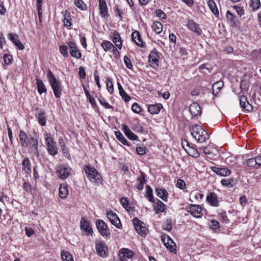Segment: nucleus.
<instances>
[{
    "instance_id": "nucleus-6",
    "label": "nucleus",
    "mask_w": 261,
    "mask_h": 261,
    "mask_svg": "<svg viewBox=\"0 0 261 261\" xmlns=\"http://www.w3.org/2000/svg\"><path fill=\"white\" fill-rule=\"evenodd\" d=\"M133 223L136 230L141 236H145L148 232V229L146 228L145 224L139 220L137 218L133 219Z\"/></svg>"
},
{
    "instance_id": "nucleus-4",
    "label": "nucleus",
    "mask_w": 261,
    "mask_h": 261,
    "mask_svg": "<svg viewBox=\"0 0 261 261\" xmlns=\"http://www.w3.org/2000/svg\"><path fill=\"white\" fill-rule=\"evenodd\" d=\"M47 77L55 96L56 98H60L62 92L61 85L60 81L56 79L53 72L49 69L48 70Z\"/></svg>"
},
{
    "instance_id": "nucleus-17",
    "label": "nucleus",
    "mask_w": 261,
    "mask_h": 261,
    "mask_svg": "<svg viewBox=\"0 0 261 261\" xmlns=\"http://www.w3.org/2000/svg\"><path fill=\"white\" fill-rule=\"evenodd\" d=\"M70 170L64 166H60L58 167L57 173L58 176L63 179L67 178L70 175Z\"/></svg>"
},
{
    "instance_id": "nucleus-21",
    "label": "nucleus",
    "mask_w": 261,
    "mask_h": 261,
    "mask_svg": "<svg viewBox=\"0 0 261 261\" xmlns=\"http://www.w3.org/2000/svg\"><path fill=\"white\" fill-rule=\"evenodd\" d=\"M132 38L133 41L139 46L145 47V43L142 41L141 35L138 31H135L132 34Z\"/></svg>"
},
{
    "instance_id": "nucleus-27",
    "label": "nucleus",
    "mask_w": 261,
    "mask_h": 261,
    "mask_svg": "<svg viewBox=\"0 0 261 261\" xmlns=\"http://www.w3.org/2000/svg\"><path fill=\"white\" fill-rule=\"evenodd\" d=\"M226 18L232 27L237 26V18L229 11L227 10L226 14Z\"/></svg>"
},
{
    "instance_id": "nucleus-60",
    "label": "nucleus",
    "mask_w": 261,
    "mask_h": 261,
    "mask_svg": "<svg viewBox=\"0 0 261 261\" xmlns=\"http://www.w3.org/2000/svg\"><path fill=\"white\" fill-rule=\"evenodd\" d=\"M155 14L159 17H160L163 19L166 18V14L161 9H156L155 10Z\"/></svg>"
},
{
    "instance_id": "nucleus-32",
    "label": "nucleus",
    "mask_w": 261,
    "mask_h": 261,
    "mask_svg": "<svg viewBox=\"0 0 261 261\" xmlns=\"http://www.w3.org/2000/svg\"><path fill=\"white\" fill-rule=\"evenodd\" d=\"M68 195V191L66 184L60 185L59 189V196L62 199H65Z\"/></svg>"
},
{
    "instance_id": "nucleus-61",
    "label": "nucleus",
    "mask_w": 261,
    "mask_h": 261,
    "mask_svg": "<svg viewBox=\"0 0 261 261\" xmlns=\"http://www.w3.org/2000/svg\"><path fill=\"white\" fill-rule=\"evenodd\" d=\"M100 104L102 105L106 109H111L113 107L110 105L108 102H106L105 99H98Z\"/></svg>"
},
{
    "instance_id": "nucleus-48",
    "label": "nucleus",
    "mask_w": 261,
    "mask_h": 261,
    "mask_svg": "<svg viewBox=\"0 0 261 261\" xmlns=\"http://www.w3.org/2000/svg\"><path fill=\"white\" fill-rule=\"evenodd\" d=\"M59 143L64 155L66 158H69L70 156V154L68 151V149L66 148L65 143L62 141V139H59Z\"/></svg>"
},
{
    "instance_id": "nucleus-13",
    "label": "nucleus",
    "mask_w": 261,
    "mask_h": 261,
    "mask_svg": "<svg viewBox=\"0 0 261 261\" xmlns=\"http://www.w3.org/2000/svg\"><path fill=\"white\" fill-rule=\"evenodd\" d=\"M45 142L47 146V150L49 154L55 155L57 154V148L54 146V142L51 136L47 135L45 137Z\"/></svg>"
},
{
    "instance_id": "nucleus-12",
    "label": "nucleus",
    "mask_w": 261,
    "mask_h": 261,
    "mask_svg": "<svg viewBox=\"0 0 261 261\" xmlns=\"http://www.w3.org/2000/svg\"><path fill=\"white\" fill-rule=\"evenodd\" d=\"M107 216L112 224L118 229H122L120 220L116 213H114L112 211H109L107 212Z\"/></svg>"
},
{
    "instance_id": "nucleus-41",
    "label": "nucleus",
    "mask_w": 261,
    "mask_h": 261,
    "mask_svg": "<svg viewBox=\"0 0 261 261\" xmlns=\"http://www.w3.org/2000/svg\"><path fill=\"white\" fill-rule=\"evenodd\" d=\"M64 18L63 19L64 25L65 27H69L71 25L70 13L66 10L64 12Z\"/></svg>"
},
{
    "instance_id": "nucleus-55",
    "label": "nucleus",
    "mask_w": 261,
    "mask_h": 261,
    "mask_svg": "<svg viewBox=\"0 0 261 261\" xmlns=\"http://www.w3.org/2000/svg\"><path fill=\"white\" fill-rule=\"evenodd\" d=\"M210 226L212 229L214 230L218 229L219 228L220 223L216 220H212L210 222Z\"/></svg>"
},
{
    "instance_id": "nucleus-30",
    "label": "nucleus",
    "mask_w": 261,
    "mask_h": 261,
    "mask_svg": "<svg viewBox=\"0 0 261 261\" xmlns=\"http://www.w3.org/2000/svg\"><path fill=\"white\" fill-rule=\"evenodd\" d=\"M19 138L21 145L23 147H25L28 140L29 139V135L28 136L23 130H21L19 132Z\"/></svg>"
},
{
    "instance_id": "nucleus-34",
    "label": "nucleus",
    "mask_w": 261,
    "mask_h": 261,
    "mask_svg": "<svg viewBox=\"0 0 261 261\" xmlns=\"http://www.w3.org/2000/svg\"><path fill=\"white\" fill-rule=\"evenodd\" d=\"M155 205L154 206V210L155 214H159L160 212H164L165 210V205L160 200H157Z\"/></svg>"
},
{
    "instance_id": "nucleus-56",
    "label": "nucleus",
    "mask_w": 261,
    "mask_h": 261,
    "mask_svg": "<svg viewBox=\"0 0 261 261\" xmlns=\"http://www.w3.org/2000/svg\"><path fill=\"white\" fill-rule=\"evenodd\" d=\"M124 62L126 67L128 69H132L133 68V64H132L130 59L127 56H125L124 57Z\"/></svg>"
},
{
    "instance_id": "nucleus-38",
    "label": "nucleus",
    "mask_w": 261,
    "mask_h": 261,
    "mask_svg": "<svg viewBox=\"0 0 261 261\" xmlns=\"http://www.w3.org/2000/svg\"><path fill=\"white\" fill-rule=\"evenodd\" d=\"M22 168L27 173H29L31 171V165L29 159L25 158L22 161Z\"/></svg>"
},
{
    "instance_id": "nucleus-39",
    "label": "nucleus",
    "mask_w": 261,
    "mask_h": 261,
    "mask_svg": "<svg viewBox=\"0 0 261 261\" xmlns=\"http://www.w3.org/2000/svg\"><path fill=\"white\" fill-rule=\"evenodd\" d=\"M186 151L189 155L194 158H198L200 155L198 150L193 147L190 146L188 148H186Z\"/></svg>"
},
{
    "instance_id": "nucleus-28",
    "label": "nucleus",
    "mask_w": 261,
    "mask_h": 261,
    "mask_svg": "<svg viewBox=\"0 0 261 261\" xmlns=\"http://www.w3.org/2000/svg\"><path fill=\"white\" fill-rule=\"evenodd\" d=\"M208 6L217 18H219V13L216 4L213 0H209L207 2Z\"/></svg>"
},
{
    "instance_id": "nucleus-2",
    "label": "nucleus",
    "mask_w": 261,
    "mask_h": 261,
    "mask_svg": "<svg viewBox=\"0 0 261 261\" xmlns=\"http://www.w3.org/2000/svg\"><path fill=\"white\" fill-rule=\"evenodd\" d=\"M39 135L33 131V134H29V139L28 140L25 147H28L30 152L33 153L37 156L39 155Z\"/></svg>"
},
{
    "instance_id": "nucleus-43",
    "label": "nucleus",
    "mask_w": 261,
    "mask_h": 261,
    "mask_svg": "<svg viewBox=\"0 0 261 261\" xmlns=\"http://www.w3.org/2000/svg\"><path fill=\"white\" fill-rule=\"evenodd\" d=\"M152 28L156 34H159L162 32L163 25L161 22L156 21L152 24Z\"/></svg>"
},
{
    "instance_id": "nucleus-23",
    "label": "nucleus",
    "mask_w": 261,
    "mask_h": 261,
    "mask_svg": "<svg viewBox=\"0 0 261 261\" xmlns=\"http://www.w3.org/2000/svg\"><path fill=\"white\" fill-rule=\"evenodd\" d=\"M36 111L38 113H36V117L38 119L39 123L41 126H45L46 124V117L45 116V112L42 110L37 108Z\"/></svg>"
},
{
    "instance_id": "nucleus-3",
    "label": "nucleus",
    "mask_w": 261,
    "mask_h": 261,
    "mask_svg": "<svg viewBox=\"0 0 261 261\" xmlns=\"http://www.w3.org/2000/svg\"><path fill=\"white\" fill-rule=\"evenodd\" d=\"M84 169L89 180L94 186L99 185L101 180V177L99 172L90 165H86Z\"/></svg>"
},
{
    "instance_id": "nucleus-8",
    "label": "nucleus",
    "mask_w": 261,
    "mask_h": 261,
    "mask_svg": "<svg viewBox=\"0 0 261 261\" xmlns=\"http://www.w3.org/2000/svg\"><path fill=\"white\" fill-rule=\"evenodd\" d=\"M254 99H239L240 107L242 111L246 112H251L254 108L253 105Z\"/></svg>"
},
{
    "instance_id": "nucleus-26",
    "label": "nucleus",
    "mask_w": 261,
    "mask_h": 261,
    "mask_svg": "<svg viewBox=\"0 0 261 261\" xmlns=\"http://www.w3.org/2000/svg\"><path fill=\"white\" fill-rule=\"evenodd\" d=\"M123 132L127 137L131 140H137L138 136L133 133L126 125L123 126Z\"/></svg>"
},
{
    "instance_id": "nucleus-58",
    "label": "nucleus",
    "mask_w": 261,
    "mask_h": 261,
    "mask_svg": "<svg viewBox=\"0 0 261 261\" xmlns=\"http://www.w3.org/2000/svg\"><path fill=\"white\" fill-rule=\"evenodd\" d=\"M176 186L178 188H179L181 190H184V189L186 188V185L185 182L183 180L178 179L177 180Z\"/></svg>"
},
{
    "instance_id": "nucleus-40",
    "label": "nucleus",
    "mask_w": 261,
    "mask_h": 261,
    "mask_svg": "<svg viewBox=\"0 0 261 261\" xmlns=\"http://www.w3.org/2000/svg\"><path fill=\"white\" fill-rule=\"evenodd\" d=\"M115 136L117 139L120 141L123 145L129 146V143L127 140L125 138L123 135L119 131H116L115 132Z\"/></svg>"
},
{
    "instance_id": "nucleus-16",
    "label": "nucleus",
    "mask_w": 261,
    "mask_h": 261,
    "mask_svg": "<svg viewBox=\"0 0 261 261\" xmlns=\"http://www.w3.org/2000/svg\"><path fill=\"white\" fill-rule=\"evenodd\" d=\"M99 14L102 18L108 17V9L106 0H98Z\"/></svg>"
},
{
    "instance_id": "nucleus-24",
    "label": "nucleus",
    "mask_w": 261,
    "mask_h": 261,
    "mask_svg": "<svg viewBox=\"0 0 261 261\" xmlns=\"http://www.w3.org/2000/svg\"><path fill=\"white\" fill-rule=\"evenodd\" d=\"M112 40L119 49H121L122 46V40L119 33L116 31H114L113 33Z\"/></svg>"
},
{
    "instance_id": "nucleus-9",
    "label": "nucleus",
    "mask_w": 261,
    "mask_h": 261,
    "mask_svg": "<svg viewBox=\"0 0 261 261\" xmlns=\"http://www.w3.org/2000/svg\"><path fill=\"white\" fill-rule=\"evenodd\" d=\"M161 240L164 243L167 249H168L170 252L174 253L176 252V249L175 248L176 244L170 236L164 234L162 236Z\"/></svg>"
},
{
    "instance_id": "nucleus-29",
    "label": "nucleus",
    "mask_w": 261,
    "mask_h": 261,
    "mask_svg": "<svg viewBox=\"0 0 261 261\" xmlns=\"http://www.w3.org/2000/svg\"><path fill=\"white\" fill-rule=\"evenodd\" d=\"M155 192L157 195L162 200L165 201H167L168 193L166 189L164 188H156Z\"/></svg>"
},
{
    "instance_id": "nucleus-46",
    "label": "nucleus",
    "mask_w": 261,
    "mask_h": 261,
    "mask_svg": "<svg viewBox=\"0 0 261 261\" xmlns=\"http://www.w3.org/2000/svg\"><path fill=\"white\" fill-rule=\"evenodd\" d=\"M61 256L63 261H74L71 254L68 252L65 251H62Z\"/></svg>"
},
{
    "instance_id": "nucleus-31",
    "label": "nucleus",
    "mask_w": 261,
    "mask_h": 261,
    "mask_svg": "<svg viewBox=\"0 0 261 261\" xmlns=\"http://www.w3.org/2000/svg\"><path fill=\"white\" fill-rule=\"evenodd\" d=\"M81 228L85 230V232L91 233L92 232V229L90 227L89 222L84 217H82L81 221Z\"/></svg>"
},
{
    "instance_id": "nucleus-50",
    "label": "nucleus",
    "mask_w": 261,
    "mask_h": 261,
    "mask_svg": "<svg viewBox=\"0 0 261 261\" xmlns=\"http://www.w3.org/2000/svg\"><path fill=\"white\" fill-rule=\"evenodd\" d=\"M250 7L253 10H256L260 7V3L259 0H251Z\"/></svg>"
},
{
    "instance_id": "nucleus-35",
    "label": "nucleus",
    "mask_w": 261,
    "mask_h": 261,
    "mask_svg": "<svg viewBox=\"0 0 261 261\" xmlns=\"http://www.w3.org/2000/svg\"><path fill=\"white\" fill-rule=\"evenodd\" d=\"M36 84L37 87L38 91L40 94L46 92V89L41 80L38 78L36 79Z\"/></svg>"
},
{
    "instance_id": "nucleus-54",
    "label": "nucleus",
    "mask_w": 261,
    "mask_h": 261,
    "mask_svg": "<svg viewBox=\"0 0 261 261\" xmlns=\"http://www.w3.org/2000/svg\"><path fill=\"white\" fill-rule=\"evenodd\" d=\"M120 251H122L124 256H126L127 258H131L134 255L133 252L127 249H122Z\"/></svg>"
},
{
    "instance_id": "nucleus-33",
    "label": "nucleus",
    "mask_w": 261,
    "mask_h": 261,
    "mask_svg": "<svg viewBox=\"0 0 261 261\" xmlns=\"http://www.w3.org/2000/svg\"><path fill=\"white\" fill-rule=\"evenodd\" d=\"M120 201L122 206L125 208L127 211L129 212L132 210V204L130 203V201L128 200L127 198L122 197L120 199Z\"/></svg>"
},
{
    "instance_id": "nucleus-20",
    "label": "nucleus",
    "mask_w": 261,
    "mask_h": 261,
    "mask_svg": "<svg viewBox=\"0 0 261 261\" xmlns=\"http://www.w3.org/2000/svg\"><path fill=\"white\" fill-rule=\"evenodd\" d=\"M8 36L10 40L15 45L18 49L19 50H23L24 49V46L20 41L18 36L17 35L9 33Z\"/></svg>"
},
{
    "instance_id": "nucleus-14",
    "label": "nucleus",
    "mask_w": 261,
    "mask_h": 261,
    "mask_svg": "<svg viewBox=\"0 0 261 261\" xmlns=\"http://www.w3.org/2000/svg\"><path fill=\"white\" fill-rule=\"evenodd\" d=\"M206 201L211 206H212L218 207L220 204L217 194L213 192L208 193Z\"/></svg>"
},
{
    "instance_id": "nucleus-47",
    "label": "nucleus",
    "mask_w": 261,
    "mask_h": 261,
    "mask_svg": "<svg viewBox=\"0 0 261 261\" xmlns=\"http://www.w3.org/2000/svg\"><path fill=\"white\" fill-rule=\"evenodd\" d=\"M247 164L249 167L257 168L258 167V163L257 162L256 157L251 158L247 160Z\"/></svg>"
},
{
    "instance_id": "nucleus-52",
    "label": "nucleus",
    "mask_w": 261,
    "mask_h": 261,
    "mask_svg": "<svg viewBox=\"0 0 261 261\" xmlns=\"http://www.w3.org/2000/svg\"><path fill=\"white\" fill-rule=\"evenodd\" d=\"M61 54L64 57H67L69 55L68 53V46L66 45H61L59 47Z\"/></svg>"
},
{
    "instance_id": "nucleus-45",
    "label": "nucleus",
    "mask_w": 261,
    "mask_h": 261,
    "mask_svg": "<svg viewBox=\"0 0 261 261\" xmlns=\"http://www.w3.org/2000/svg\"><path fill=\"white\" fill-rule=\"evenodd\" d=\"M101 45L103 47L105 51L111 50L112 48L114 46V45L111 42L107 40L103 41L101 43Z\"/></svg>"
},
{
    "instance_id": "nucleus-51",
    "label": "nucleus",
    "mask_w": 261,
    "mask_h": 261,
    "mask_svg": "<svg viewBox=\"0 0 261 261\" xmlns=\"http://www.w3.org/2000/svg\"><path fill=\"white\" fill-rule=\"evenodd\" d=\"M118 88L119 91L120 95L122 97V98H130L125 92L124 89H123L122 86L119 83H117Z\"/></svg>"
},
{
    "instance_id": "nucleus-11",
    "label": "nucleus",
    "mask_w": 261,
    "mask_h": 261,
    "mask_svg": "<svg viewBox=\"0 0 261 261\" xmlns=\"http://www.w3.org/2000/svg\"><path fill=\"white\" fill-rule=\"evenodd\" d=\"M95 248L97 254L102 257H106L108 255V248L107 244L102 241L96 243Z\"/></svg>"
},
{
    "instance_id": "nucleus-1",
    "label": "nucleus",
    "mask_w": 261,
    "mask_h": 261,
    "mask_svg": "<svg viewBox=\"0 0 261 261\" xmlns=\"http://www.w3.org/2000/svg\"><path fill=\"white\" fill-rule=\"evenodd\" d=\"M190 132L191 135L198 143H204L209 138L207 132L199 125L195 124L192 127H190Z\"/></svg>"
},
{
    "instance_id": "nucleus-36",
    "label": "nucleus",
    "mask_w": 261,
    "mask_h": 261,
    "mask_svg": "<svg viewBox=\"0 0 261 261\" xmlns=\"http://www.w3.org/2000/svg\"><path fill=\"white\" fill-rule=\"evenodd\" d=\"M141 175L137 178V181H139V183L137 186V188L140 191L143 189L144 185L146 182L144 173L141 172Z\"/></svg>"
},
{
    "instance_id": "nucleus-5",
    "label": "nucleus",
    "mask_w": 261,
    "mask_h": 261,
    "mask_svg": "<svg viewBox=\"0 0 261 261\" xmlns=\"http://www.w3.org/2000/svg\"><path fill=\"white\" fill-rule=\"evenodd\" d=\"M96 227L100 234L106 239H109L111 233L106 223L102 220H97L96 221Z\"/></svg>"
},
{
    "instance_id": "nucleus-62",
    "label": "nucleus",
    "mask_w": 261,
    "mask_h": 261,
    "mask_svg": "<svg viewBox=\"0 0 261 261\" xmlns=\"http://www.w3.org/2000/svg\"><path fill=\"white\" fill-rule=\"evenodd\" d=\"M233 8L236 10L237 14L240 16L244 14V11L242 7L238 6H234Z\"/></svg>"
},
{
    "instance_id": "nucleus-15",
    "label": "nucleus",
    "mask_w": 261,
    "mask_h": 261,
    "mask_svg": "<svg viewBox=\"0 0 261 261\" xmlns=\"http://www.w3.org/2000/svg\"><path fill=\"white\" fill-rule=\"evenodd\" d=\"M68 46L70 48V54L71 56L77 59H80L82 57L81 53L77 49L76 44L72 41L68 43Z\"/></svg>"
},
{
    "instance_id": "nucleus-37",
    "label": "nucleus",
    "mask_w": 261,
    "mask_h": 261,
    "mask_svg": "<svg viewBox=\"0 0 261 261\" xmlns=\"http://www.w3.org/2000/svg\"><path fill=\"white\" fill-rule=\"evenodd\" d=\"M223 86V83L222 81H219L214 84L213 86V94L215 96H218L217 94L220 91Z\"/></svg>"
},
{
    "instance_id": "nucleus-49",
    "label": "nucleus",
    "mask_w": 261,
    "mask_h": 261,
    "mask_svg": "<svg viewBox=\"0 0 261 261\" xmlns=\"http://www.w3.org/2000/svg\"><path fill=\"white\" fill-rule=\"evenodd\" d=\"M4 63L7 65H10L12 63L13 58L10 54H5L3 57Z\"/></svg>"
},
{
    "instance_id": "nucleus-22",
    "label": "nucleus",
    "mask_w": 261,
    "mask_h": 261,
    "mask_svg": "<svg viewBox=\"0 0 261 261\" xmlns=\"http://www.w3.org/2000/svg\"><path fill=\"white\" fill-rule=\"evenodd\" d=\"M189 111L193 116H197L200 115L201 111L200 107L197 103L193 102L189 106Z\"/></svg>"
},
{
    "instance_id": "nucleus-44",
    "label": "nucleus",
    "mask_w": 261,
    "mask_h": 261,
    "mask_svg": "<svg viewBox=\"0 0 261 261\" xmlns=\"http://www.w3.org/2000/svg\"><path fill=\"white\" fill-rule=\"evenodd\" d=\"M146 187V195L148 200L151 202H154V198L153 196V191L151 188L149 186L147 185Z\"/></svg>"
},
{
    "instance_id": "nucleus-10",
    "label": "nucleus",
    "mask_w": 261,
    "mask_h": 261,
    "mask_svg": "<svg viewBox=\"0 0 261 261\" xmlns=\"http://www.w3.org/2000/svg\"><path fill=\"white\" fill-rule=\"evenodd\" d=\"M159 59L158 52L155 49H153L148 56L149 65L153 69H157L159 67Z\"/></svg>"
},
{
    "instance_id": "nucleus-7",
    "label": "nucleus",
    "mask_w": 261,
    "mask_h": 261,
    "mask_svg": "<svg viewBox=\"0 0 261 261\" xmlns=\"http://www.w3.org/2000/svg\"><path fill=\"white\" fill-rule=\"evenodd\" d=\"M187 212L196 218H200L202 216V208L199 205L190 204L186 208Z\"/></svg>"
},
{
    "instance_id": "nucleus-18",
    "label": "nucleus",
    "mask_w": 261,
    "mask_h": 261,
    "mask_svg": "<svg viewBox=\"0 0 261 261\" xmlns=\"http://www.w3.org/2000/svg\"><path fill=\"white\" fill-rule=\"evenodd\" d=\"M212 170L217 175L221 176H227L230 174V171L227 168H218L217 167H211Z\"/></svg>"
},
{
    "instance_id": "nucleus-64",
    "label": "nucleus",
    "mask_w": 261,
    "mask_h": 261,
    "mask_svg": "<svg viewBox=\"0 0 261 261\" xmlns=\"http://www.w3.org/2000/svg\"><path fill=\"white\" fill-rule=\"evenodd\" d=\"M132 110L134 112L139 113L141 111V108L137 103H134L132 107Z\"/></svg>"
},
{
    "instance_id": "nucleus-25",
    "label": "nucleus",
    "mask_w": 261,
    "mask_h": 261,
    "mask_svg": "<svg viewBox=\"0 0 261 261\" xmlns=\"http://www.w3.org/2000/svg\"><path fill=\"white\" fill-rule=\"evenodd\" d=\"M162 109L163 106L161 103L150 105L148 107V111L152 115L158 114Z\"/></svg>"
},
{
    "instance_id": "nucleus-59",
    "label": "nucleus",
    "mask_w": 261,
    "mask_h": 261,
    "mask_svg": "<svg viewBox=\"0 0 261 261\" xmlns=\"http://www.w3.org/2000/svg\"><path fill=\"white\" fill-rule=\"evenodd\" d=\"M136 151L138 154L143 155L146 153V147L144 146L137 147Z\"/></svg>"
},
{
    "instance_id": "nucleus-19",
    "label": "nucleus",
    "mask_w": 261,
    "mask_h": 261,
    "mask_svg": "<svg viewBox=\"0 0 261 261\" xmlns=\"http://www.w3.org/2000/svg\"><path fill=\"white\" fill-rule=\"evenodd\" d=\"M187 26L189 30L195 32L198 35L201 34V30L200 29L198 24L196 23L192 20H189L188 21Z\"/></svg>"
},
{
    "instance_id": "nucleus-53",
    "label": "nucleus",
    "mask_w": 261,
    "mask_h": 261,
    "mask_svg": "<svg viewBox=\"0 0 261 261\" xmlns=\"http://www.w3.org/2000/svg\"><path fill=\"white\" fill-rule=\"evenodd\" d=\"M107 88L110 93H113L114 91L113 84L110 78H108L107 80Z\"/></svg>"
},
{
    "instance_id": "nucleus-42",
    "label": "nucleus",
    "mask_w": 261,
    "mask_h": 261,
    "mask_svg": "<svg viewBox=\"0 0 261 261\" xmlns=\"http://www.w3.org/2000/svg\"><path fill=\"white\" fill-rule=\"evenodd\" d=\"M74 5L77 8L82 11H86L87 10V5L82 0H74Z\"/></svg>"
},
{
    "instance_id": "nucleus-57",
    "label": "nucleus",
    "mask_w": 261,
    "mask_h": 261,
    "mask_svg": "<svg viewBox=\"0 0 261 261\" xmlns=\"http://www.w3.org/2000/svg\"><path fill=\"white\" fill-rule=\"evenodd\" d=\"M233 181V179L229 180L223 179L221 181V183L223 186H226L229 188L232 187L233 185L231 182Z\"/></svg>"
},
{
    "instance_id": "nucleus-63",
    "label": "nucleus",
    "mask_w": 261,
    "mask_h": 261,
    "mask_svg": "<svg viewBox=\"0 0 261 261\" xmlns=\"http://www.w3.org/2000/svg\"><path fill=\"white\" fill-rule=\"evenodd\" d=\"M133 129L138 133H142L144 130L143 127L139 123L135 124Z\"/></svg>"
}]
</instances>
